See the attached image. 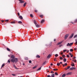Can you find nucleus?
I'll return each instance as SVG.
<instances>
[{"label":"nucleus","instance_id":"cd10ccee","mask_svg":"<svg viewBox=\"0 0 77 77\" xmlns=\"http://www.w3.org/2000/svg\"><path fill=\"white\" fill-rule=\"evenodd\" d=\"M18 23H20V24H21V23H22V22L21 21H19L18 22Z\"/></svg>","mask_w":77,"mask_h":77},{"label":"nucleus","instance_id":"c9c22d12","mask_svg":"<svg viewBox=\"0 0 77 77\" xmlns=\"http://www.w3.org/2000/svg\"><path fill=\"white\" fill-rule=\"evenodd\" d=\"M58 56V55L57 54H56L55 55V57H57V56Z\"/></svg>","mask_w":77,"mask_h":77},{"label":"nucleus","instance_id":"de8ad7c7","mask_svg":"<svg viewBox=\"0 0 77 77\" xmlns=\"http://www.w3.org/2000/svg\"><path fill=\"white\" fill-rule=\"evenodd\" d=\"M17 14L18 16H20V13H17Z\"/></svg>","mask_w":77,"mask_h":77},{"label":"nucleus","instance_id":"39448f33","mask_svg":"<svg viewBox=\"0 0 77 77\" xmlns=\"http://www.w3.org/2000/svg\"><path fill=\"white\" fill-rule=\"evenodd\" d=\"M41 68H42V66H41L38 69H37V71H40V70H41Z\"/></svg>","mask_w":77,"mask_h":77},{"label":"nucleus","instance_id":"2eb2a0df","mask_svg":"<svg viewBox=\"0 0 77 77\" xmlns=\"http://www.w3.org/2000/svg\"><path fill=\"white\" fill-rule=\"evenodd\" d=\"M36 57L37 58H40V56L38 55H37Z\"/></svg>","mask_w":77,"mask_h":77},{"label":"nucleus","instance_id":"5fc2aeb1","mask_svg":"<svg viewBox=\"0 0 77 77\" xmlns=\"http://www.w3.org/2000/svg\"><path fill=\"white\" fill-rule=\"evenodd\" d=\"M74 50H77V48H74Z\"/></svg>","mask_w":77,"mask_h":77},{"label":"nucleus","instance_id":"c03bdc74","mask_svg":"<svg viewBox=\"0 0 77 77\" xmlns=\"http://www.w3.org/2000/svg\"><path fill=\"white\" fill-rule=\"evenodd\" d=\"M35 12H38V11L37 10H35Z\"/></svg>","mask_w":77,"mask_h":77},{"label":"nucleus","instance_id":"f8f14e48","mask_svg":"<svg viewBox=\"0 0 77 77\" xmlns=\"http://www.w3.org/2000/svg\"><path fill=\"white\" fill-rule=\"evenodd\" d=\"M13 65H14V68L15 69H18V68L16 67L15 66L14 64Z\"/></svg>","mask_w":77,"mask_h":77},{"label":"nucleus","instance_id":"ddd939ff","mask_svg":"<svg viewBox=\"0 0 77 77\" xmlns=\"http://www.w3.org/2000/svg\"><path fill=\"white\" fill-rule=\"evenodd\" d=\"M24 2V1H21L19 3H23Z\"/></svg>","mask_w":77,"mask_h":77},{"label":"nucleus","instance_id":"13d9d810","mask_svg":"<svg viewBox=\"0 0 77 77\" xmlns=\"http://www.w3.org/2000/svg\"><path fill=\"white\" fill-rule=\"evenodd\" d=\"M59 46H60V47H61V46H62V45H59Z\"/></svg>","mask_w":77,"mask_h":77},{"label":"nucleus","instance_id":"e433bc0d","mask_svg":"<svg viewBox=\"0 0 77 77\" xmlns=\"http://www.w3.org/2000/svg\"><path fill=\"white\" fill-rule=\"evenodd\" d=\"M71 65L72 66H74V64H71Z\"/></svg>","mask_w":77,"mask_h":77},{"label":"nucleus","instance_id":"6ab92c4d","mask_svg":"<svg viewBox=\"0 0 77 77\" xmlns=\"http://www.w3.org/2000/svg\"><path fill=\"white\" fill-rule=\"evenodd\" d=\"M51 77H54V74H52L51 75Z\"/></svg>","mask_w":77,"mask_h":77},{"label":"nucleus","instance_id":"603ef678","mask_svg":"<svg viewBox=\"0 0 77 77\" xmlns=\"http://www.w3.org/2000/svg\"><path fill=\"white\" fill-rule=\"evenodd\" d=\"M74 62H77V60H74Z\"/></svg>","mask_w":77,"mask_h":77},{"label":"nucleus","instance_id":"aec40b11","mask_svg":"<svg viewBox=\"0 0 77 77\" xmlns=\"http://www.w3.org/2000/svg\"><path fill=\"white\" fill-rule=\"evenodd\" d=\"M36 27L38 28L39 27V25H36Z\"/></svg>","mask_w":77,"mask_h":77},{"label":"nucleus","instance_id":"bb28decb","mask_svg":"<svg viewBox=\"0 0 77 77\" xmlns=\"http://www.w3.org/2000/svg\"><path fill=\"white\" fill-rule=\"evenodd\" d=\"M75 41L76 43H75V44H77V39H75Z\"/></svg>","mask_w":77,"mask_h":77},{"label":"nucleus","instance_id":"dca6fc26","mask_svg":"<svg viewBox=\"0 0 77 77\" xmlns=\"http://www.w3.org/2000/svg\"><path fill=\"white\" fill-rule=\"evenodd\" d=\"M6 49H7V51H11V50L9 48H6Z\"/></svg>","mask_w":77,"mask_h":77},{"label":"nucleus","instance_id":"7c9ffc66","mask_svg":"<svg viewBox=\"0 0 77 77\" xmlns=\"http://www.w3.org/2000/svg\"><path fill=\"white\" fill-rule=\"evenodd\" d=\"M8 63H10L11 62V61H10V60H8Z\"/></svg>","mask_w":77,"mask_h":77},{"label":"nucleus","instance_id":"58836bf2","mask_svg":"<svg viewBox=\"0 0 77 77\" xmlns=\"http://www.w3.org/2000/svg\"><path fill=\"white\" fill-rule=\"evenodd\" d=\"M29 63H32V61H31V60H29Z\"/></svg>","mask_w":77,"mask_h":77},{"label":"nucleus","instance_id":"680f3d73","mask_svg":"<svg viewBox=\"0 0 77 77\" xmlns=\"http://www.w3.org/2000/svg\"><path fill=\"white\" fill-rule=\"evenodd\" d=\"M61 54L62 55V54H63V52H61Z\"/></svg>","mask_w":77,"mask_h":77},{"label":"nucleus","instance_id":"052dcab7","mask_svg":"<svg viewBox=\"0 0 77 77\" xmlns=\"http://www.w3.org/2000/svg\"><path fill=\"white\" fill-rule=\"evenodd\" d=\"M62 62H60V64H62Z\"/></svg>","mask_w":77,"mask_h":77},{"label":"nucleus","instance_id":"0e129e2a","mask_svg":"<svg viewBox=\"0 0 77 77\" xmlns=\"http://www.w3.org/2000/svg\"><path fill=\"white\" fill-rule=\"evenodd\" d=\"M51 66H52V65H53V64H52V63H51Z\"/></svg>","mask_w":77,"mask_h":77},{"label":"nucleus","instance_id":"20e7f679","mask_svg":"<svg viewBox=\"0 0 77 77\" xmlns=\"http://www.w3.org/2000/svg\"><path fill=\"white\" fill-rule=\"evenodd\" d=\"M74 33H72V35H70L69 37V39H71L72 38V37H73V36H74Z\"/></svg>","mask_w":77,"mask_h":77},{"label":"nucleus","instance_id":"412c9836","mask_svg":"<svg viewBox=\"0 0 77 77\" xmlns=\"http://www.w3.org/2000/svg\"><path fill=\"white\" fill-rule=\"evenodd\" d=\"M26 4H27V3L26 2L23 5V6L24 7L26 6Z\"/></svg>","mask_w":77,"mask_h":77},{"label":"nucleus","instance_id":"3c124183","mask_svg":"<svg viewBox=\"0 0 77 77\" xmlns=\"http://www.w3.org/2000/svg\"><path fill=\"white\" fill-rule=\"evenodd\" d=\"M48 77H51V76H50V75H48L47 76Z\"/></svg>","mask_w":77,"mask_h":77},{"label":"nucleus","instance_id":"864d4df0","mask_svg":"<svg viewBox=\"0 0 77 77\" xmlns=\"http://www.w3.org/2000/svg\"><path fill=\"white\" fill-rule=\"evenodd\" d=\"M75 22H77V19H76L75 20Z\"/></svg>","mask_w":77,"mask_h":77},{"label":"nucleus","instance_id":"7ed1b4c3","mask_svg":"<svg viewBox=\"0 0 77 77\" xmlns=\"http://www.w3.org/2000/svg\"><path fill=\"white\" fill-rule=\"evenodd\" d=\"M69 36V34H66L64 37V39L65 40H66V39H67V38H68V36Z\"/></svg>","mask_w":77,"mask_h":77},{"label":"nucleus","instance_id":"473e14b6","mask_svg":"<svg viewBox=\"0 0 77 77\" xmlns=\"http://www.w3.org/2000/svg\"><path fill=\"white\" fill-rule=\"evenodd\" d=\"M36 67H37V66H35L34 67H33V69H35V68H36Z\"/></svg>","mask_w":77,"mask_h":77},{"label":"nucleus","instance_id":"8fccbe9b","mask_svg":"<svg viewBox=\"0 0 77 77\" xmlns=\"http://www.w3.org/2000/svg\"><path fill=\"white\" fill-rule=\"evenodd\" d=\"M53 72V71H52L51 72V73H52V74H54V72Z\"/></svg>","mask_w":77,"mask_h":77},{"label":"nucleus","instance_id":"e2e57ef3","mask_svg":"<svg viewBox=\"0 0 77 77\" xmlns=\"http://www.w3.org/2000/svg\"><path fill=\"white\" fill-rule=\"evenodd\" d=\"M69 52V50H68L67 51V53H68Z\"/></svg>","mask_w":77,"mask_h":77},{"label":"nucleus","instance_id":"a878e982","mask_svg":"<svg viewBox=\"0 0 77 77\" xmlns=\"http://www.w3.org/2000/svg\"><path fill=\"white\" fill-rule=\"evenodd\" d=\"M70 51H71V52H72V51H73V49H71L70 50Z\"/></svg>","mask_w":77,"mask_h":77},{"label":"nucleus","instance_id":"4be33fe9","mask_svg":"<svg viewBox=\"0 0 77 77\" xmlns=\"http://www.w3.org/2000/svg\"><path fill=\"white\" fill-rule=\"evenodd\" d=\"M4 66H5V63H3L2 64L1 68H3Z\"/></svg>","mask_w":77,"mask_h":77},{"label":"nucleus","instance_id":"79ce46f5","mask_svg":"<svg viewBox=\"0 0 77 77\" xmlns=\"http://www.w3.org/2000/svg\"><path fill=\"white\" fill-rule=\"evenodd\" d=\"M62 57H63L64 58L65 57V55H63V56H62Z\"/></svg>","mask_w":77,"mask_h":77},{"label":"nucleus","instance_id":"423d86ee","mask_svg":"<svg viewBox=\"0 0 77 77\" xmlns=\"http://www.w3.org/2000/svg\"><path fill=\"white\" fill-rule=\"evenodd\" d=\"M75 69V68L74 67H71L69 69L70 70H72V69Z\"/></svg>","mask_w":77,"mask_h":77},{"label":"nucleus","instance_id":"f3484780","mask_svg":"<svg viewBox=\"0 0 77 77\" xmlns=\"http://www.w3.org/2000/svg\"><path fill=\"white\" fill-rule=\"evenodd\" d=\"M63 60L64 62H66V58H64Z\"/></svg>","mask_w":77,"mask_h":77},{"label":"nucleus","instance_id":"393cba45","mask_svg":"<svg viewBox=\"0 0 77 77\" xmlns=\"http://www.w3.org/2000/svg\"><path fill=\"white\" fill-rule=\"evenodd\" d=\"M67 51V50L66 49L64 50H63V52H64V53H65V51Z\"/></svg>","mask_w":77,"mask_h":77},{"label":"nucleus","instance_id":"b1692460","mask_svg":"<svg viewBox=\"0 0 77 77\" xmlns=\"http://www.w3.org/2000/svg\"><path fill=\"white\" fill-rule=\"evenodd\" d=\"M65 76H66V75L65 74H63L62 75V77H65Z\"/></svg>","mask_w":77,"mask_h":77},{"label":"nucleus","instance_id":"4468645a","mask_svg":"<svg viewBox=\"0 0 77 77\" xmlns=\"http://www.w3.org/2000/svg\"><path fill=\"white\" fill-rule=\"evenodd\" d=\"M69 68H70V66H68L67 68H65L66 69H69Z\"/></svg>","mask_w":77,"mask_h":77},{"label":"nucleus","instance_id":"09e8293b","mask_svg":"<svg viewBox=\"0 0 77 77\" xmlns=\"http://www.w3.org/2000/svg\"><path fill=\"white\" fill-rule=\"evenodd\" d=\"M71 57H72V56H73V55L71 54Z\"/></svg>","mask_w":77,"mask_h":77},{"label":"nucleus","instance_id":"774afa93","mask_svg":"<svg viewBox=\"0 0 77 77\" xmlns=\"http://www.w3.org/2000/svg\"><path fill=\"white\" fill-rule=\"evenodd\" d=\"M2 22L3 23V22H4V20H2Z\"/></svg>","mask_w":77,"mask_h":77},{"label":"nucleus","instance_id":"6e6552de","mask_svg":"<svg viewBox=\"0 0 77 77\" xmlns=\"http://www.w3.org/2000/svg\"><path fill=\"white\" fill-rule=\"evenodd\" d=\"M72 72H68V73H67L66 75H71V74Z\"/></svg>","mask_w":77,"mask_h":77},{"label":"nucleus","instance_id":"9b49d317","mask_svg":"<svg viewBox=\"0 0 77 77\" xmlns=\"http://www.w3.org/2000/svg\"><path fill=\"white\" fill-rule=\"evenodd\" d=\"M62 42H59L57 44V45H59L60 44H62Z\"/></svg>","mask_w":77,"mask_h":77},{"label":"nucleus","instance_id":"c756f323","mask_svg":"<svg viewBox=\"0 0 77 77\" xmlns=\"http://www.w3.org/2000/svg\"><path fill=\"white\" fill-rule=\"evenodd\" d=\"M57 66H59L60 65V63H57Z\"/></svg>","mask_w":77,"mask_h":77},{"label":"nucleus","instance_id":"9d476101","mask_svg":"<svg viewBox=\"0 0 77 77\" xmlns=\"http://www.w3.org/2000/svg\"><path fill=\"white\" fill-rule=\"evenodd\" d=\"M44 21H45V20H44V19H43V20H41V23H42H42H43L44 22Z\"/></svg>","mask_w":77,"mask_h":77},{"label":"nucleus","instance_id":"338daca9","mask_svg":"<svg viewBox=\"0 0 77 77\" xmlns=\"http://www.w3.org/2000/svg\"><path fill=\"white\" fill-rule=\"evenodd\" d=\"M76 57H73V59H75Z\"/></svg>","mask_w":77,"mask_h":77},{"label":"nucleus","instance_id":"a19ab883","mask_svg":"<svg viewBox=\"0 0 77 77\" xmlns=\"http://www.w3.org/2000/svg\"><path fill=\"white\" fill-rule=\"evenodd\" d=\"M12 75H13V76H15V75H15V74H12Z\"/></svg>","mask_w":77,"mask_h":77},{"label":"nucleus","instance_id":"72a5a7b5","mask_svg":"<svg viewBox=\"0 0 77 77\" xmlns=\"http://www.w3.org/2000/svg\"><path fill=\"white\" fill-rule=\"evenodd\" d=\"M25 60H28V57H26L25 58Z\"/></svg>","mask_w":77,"mask_h":77},{"label":"nucleus","instance_id":"a211bd4d","mask_svg":"<svg viewBox=\"0 0 77 77\" xmlns=\"http://www.w3.org/2000/svg\"><path fill=\"white\" fill-rule=\"evenodd\" d=\"M30 16L31 17H32V18H33V14H30Z\"/></svg>","mask_w":77,"mask_h":77},{"label":"nucleus","instance_id":"f704fd0d","mask_svg":"<svg viewBox=\"0 0 77 77\" xmlns=\"http://www.w3.org/2000/svg\"><path fill=\"white\" fill-rule=\"evenodd\" d=\"M60 60H63V58H62V57H60Z\"/></svg>","mask_w":77,"mask_h":77},{"label":"nucleus","instance_id":"1a4fd4ad","mask_svg":"<svg viewBox=\"0 0 77 77\" xmlns=\"http://www.w3.org/2000/svg\"><path fill=\"white\" fill-rule=\"evenodd\" d=\"M34 23L35 25H36L37 24V23H36V20H34Z\"/></svg>","mask_w":77,"mask_h":77},{"label":"nucleus","instance_id":"69168bd1","mask_svg":"<svg viewBox=\"0 0 77 77\" xmlns=\"http://www.w3.org/2000/svg\"><path fill=\"white\" fill-rule=\"evenodd\" d=\"M63 67L65 66V65L63 64Z\"/></svg>","mask_w":77,"mask_h":77},{"label":"nucleus","instance_id":"6e6d98bb","mask_svg":"<svg viewBox=\"0 0 77 77\" xmlns=\"http://www.w3.org/2000/svg\"><path fill=\"white\" fill-rule=\"evenodd\" d=\"M11 55H8V57H11Z\"/></svg>","mask_w":77,"mask_h":77},{"label":"nucleus","instance_id":"5701e85b","mask_svg":"<svg viewBox=\"0 0 77 77\" xmlns=\"http://www.w3.org/2000/svg\"><path fill=\"white\" fill-rule=\"evenodd\" d=\"M19 17L20 19H23V17L21 16H20Z\"/></svg>","mask_w":77,"mask_h":77},{"label":"nucleus","instance_id":"a18cd8bd","mask_svg":"<svg viewBox=\"0 0 77 77\" xmlns=\"http://www.w3.org/2000/svg\"><path fill=\"white\" fill-rule=\"evenodd\" d=\"M65 66H66L67 65V63H65L64 64Z\"/></svg>","mask_w":77,"mask_h":77},{"label":"nucleus","instance_id":"49530a36","mask_svg":"<svg viewBox=\"0 0 77 77\" xmlns=\"http://www.w3.org/2000/svg\"><path fill=\"white\" fill-rule=\"evenodd\" d=\"M46 63V61H45L43 63V65H44V64H45V63Z\"/></svg>","mask_w":77,"mask_h":77},{"label":"nucleus","instance_id":"0eeeda50","mask_svg":"<svg viewBox=\"0 0 77 77\" xmlns=\"http://www.w3.org/2000/svg\"><path fill=\"white\" fill-rule=\"evenodd\" d=\"M50 57H51V55H50V54H49L47 56V58H48V59H49V58H50Z\"/></svg>","mask_w":77,"mask_h":77},{"label":"nucleus","instance_id":"c85d7f7f","mask_svg":"<svg viewBox=\"0 0 77 77\" xmlns=\"http://www.w3.org/2000/svg\"><path fill=\"white\" fill-rule=\"evenodd\" d=\"M76 37H77V35H75V36H74L73 38H76Z\"/></svg>","mask_w":77,"mask_h":77},{"label":"nucleus","instance_id":"2f4dec72","mask_svg":"<svg viewBox=\"0 0 77 77\" xmlns=\"http://www.w3.org/2000/svg\"><path fill=\"white\" fill-rule=\"evenodd\" d=\"M55 75H58V74L56 72H55Z\"/></svg>","mask_w":77,"mask_h":77},{"label":"nucleus","instance_id":"ea45409f","mask_svg":"<svg viewBox=\"0 0 77 77\" xmlns=\"http://www.w3.org/2000/svg\"><path fill=\"white\" fill-rule=\"evenodd\" d=\"M67 57H69V55H66Z\"/></svg>","mask_w":77,"mask_h":77},{"label":"nucleus","instance_id":"4d7b16f0","mask_svg":"<svg viewBox=\"0 0 77 77\" xmlns=\"http://www.w3.org/2000/svg\"><path fill=\"white\" fill-rule=\"evenodd\" d=\"M69 55H70V56H71V53H69Z\"/></svg>","mask_w":77,"mask_h":77},{"label":"nucleus","instance_id":"37998d69","mask_svg":"<svg viewBox=\"0 0 77 77\" xmlns=\"http://www.w3.org/2000/svg\"><path fill=\"white\" fill-rule=\"evenodd\" d=\"M40 17L41 18H42V17H43V15H41L40 16Z\"/></svg>","mask_w":77,"mask_h":77},{"label":"nucleus","instance_id":"f03ea898","mask_svg":"<svg viewBox=\"0 0 77 77\" xmlns=\"http://www.w3.org/2000/svg\"><path fill=\"white\" fill-rule=\"evenodd\" d=\"M72 44H73V43H68L67 45L66 46L67 47H68V46H71V45H72Z\"/></svg>","mask_w":77,"mask_h":77},{"label":"nucleus","instance_id":"bf43d9fd","mask_svg":"<svg viewBox=\"0 0 77 77\" xmlns=\"http://www.w3.org/2000/svg\"><path fill=\"white\" fill-rule=\"evenodd\" d=\"M53 70H54V71H56V70L55 69H54Z\"/></svg>","mask_w":77,"mask_h":77},{"label":"nucleus","instance_id":"f257e3e1","mask_svg":"<svg viewBox=\"0 0 77 77\" xmlns=\"http://www.w3.org/2000/svg\"><path fill=\"white\" fill-rule=\"evenodd\" d=\"M15 57L14 55H12L11 56V58L12 59H11V62H13V63H14V62H15V63H17V62H18V58H15Z\"/></svg>","mask_w":77,"mask_h":77},{"label":"nucleus","instance_id":"4c0bfd02","mask_svg":"<svg viewBox=\"0 0 77 77\" xmlns=\"http://www.w3.org/2000/svg\"><path fill=\"white\" fill-rule=\"evenodd\" d=\"M15 22H11V23H12V24H15Z\"/></svg>","mask_w":77,"mask_h":77}]
</instances>
